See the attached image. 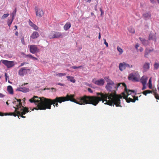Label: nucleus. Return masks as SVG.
Segmentation results:
<instances>
[{
	"mask_svg": "<svg viewBox=\"0 0 159 159\" xmlns=\"http://www.w3.org/2000/svg\"><path fill=\"white\" fill-rule=\"evenodd\" d=\"M107 82L106 88L107 90L111 92V93H107L102 92H97L96 93L97 96L84 95V96L86 104L96 106L99 102L102 101V103H104L105 101L106 102L104 103L105 104L110 106L115 104L116 107H122L120 104V99L122 98V96L117 94L116 91L117 88L122 84V83L116 84L110 79H108Z\"/></svg>",
	"mask_w": 159,
	"mask_h": 159,
	"instance_id": "nucleus-1",
	"label": "nucleus"
},
{
	"mask_svg": "<svg viewBox=\"0 0 159 159\" xmlns=\"http://www.w3.org/2000/svg\"><path fill=\"white\" fill-rule=\"evenodd\" d=\"M74 95H67L65 97H56L54 99H51L45 98L44 97H39L36 96H34L31 98L29 100L31 103H38L35 107L32 109L36 110H46V109H51V106L53 104L54 107L56 106L57 107L58 106V103H61L62 102L70 101L80 105L87 104L85 99L84 96L80 97L77 98V100L74 98Z\"/></svg>",
	"mask_w": 159,
	"mask_h": 159,
	"instance_id": "nucleus-2",
	"label": "nucleus"
},
{
	"mask_svg": "<svg viewBox=\"0 0 159 159\" xmlns=\"http://www.w3.org/2000/svg\"><path fill=\"white\" fill-rule=\"evenodd\" d=\"M122 85L125 87V92L122 93L123 97L125 99L127 102H134L136 100H138V97H136L135 91L134 90H128L127 88V86L124 83H122Z\"/></svg>",
	"mask_w": 159,
	"mask_h": 159,
	"instance_id": "nucleus-3",
	"label": "nucleus"
},
{
	"mask_svg": "<svg viewBox=\"0 0 159 159\" xmlns=\"http://www.w3.org/2000/svg\"><path fill=\"white\" fill-rule=\"evenodd\" d=\"M18 109V108H16V110L14 112L11 113L16 115V116H15V117L17 116L18 118L19 119H20L19 118L20 116L21 117L25 118V116H23V115H25L29 111L28 108L26 107H23V108H21L20 110L17 111V110Z\"/></svg>",
	"mask_w": 159,
	"mask_h": 159,
	"instance_id": "nucleus-4",
	"label": "nucleus"
},
{
	"mask_svg": "<svg viewBox=\"0 0 159 159\" xmlns=\"http://www.w3.org/2000/svg\"><path fill=\"white\" fill-rule=\"evenodd\" d=\"M63 33L58 31H52L49 35L50 39L55 38H61L63 37Z\"/></svg>",
	"mask_w": 159,
	"mask_h": 159,
	"instance_id": "nucleus-5",
	"label": "nucleus"
},
{
	"mask_svg": "<svg viewBox=\"0 0 159 159\" xmlns=\"http://www.w3.org/2000/svg\"><path fill=\"white\" fill-rule=\"evenodd\" d=\"M8 68H11L14 66L15 64L14 61H9L5 60H2L0 61Z\"/></svg>",
	"mask_w": 159,
	"mask_h": 159,
	"instance_id": "nucleus-6",
	"label": "nucleus"
},
{
	"mask_svg": "<svg viewBox=\"0 0 159 159\" xmlns=\"http://www.w3.org/2000/svg\"><path fill=\"white\" fill-rule=\"evenodd\" d=\"M138 72H134L130 74L128 76V79L132 81L137 82L139 81L138 77Z\"/></svg>",
	"mask_w": 159,
	"mask_h": 159,
	"instance_id": "nucleus-7",
	"label": "nucleus"
},
{
	"mask_svg": "<svg viewBox=\"0 0 159 159\" xmlns=\"http://www.w3.org/2000/svg\"><path fill=\"white\" fill-rule=\"evenodd\" d=\"M15 99L16 101H15L13 102V103L14 104L16 105V107H13L15 109V111L16 110V108H18V109H17V111H19L20 110L21 108H23V107L22 105V103L21 102V100L20 99H18L16 98H15Z\"/></svg>",
	"mask_w": 159,
	"mask_h": 159,
	"instance_id": "nucleus-8",
	"label": "nucleus"
},
{
	"mask_svg": "<svg viewBox=\"0 0 159 159\" xmlns=\"http://www.w3.org/2000/svg\"><path fill=\"white\" fill-rule=\"evenodd\" d=\"M132 65L130 66L129 64L126 63L125 62L120 63L119 64V69L121 71L125 70L126 67L132 68Z\"/></svg>",
	"mask_w": 159,
	"mask_h": 159,
	"instance_id": "nucleus-9",
	"label": "nucleus"
},
{
	"mask_svg": "<svg viewBox=\"0 0 159 159\" xmlns=\"http://www.w3.org/2000/svg\"><path fill=\"white\" fill-rule=\"evenodd\" d=\"M30 51V52L33 54L39 52V50L37 46L35 45H31L29 46Z\"/></svg>",
	"mask_w": 159,
	"mask_h": 159,
	"instance_id": "nucleus-10",
	"label": "nucleus"
},
{
	"mask_svg": "<svg viewBox=\"0 0 159 159\" xmlns=\"http://www.w3.org/2000/svg\"><path fill=\"white\" fill-rule=\"evenodd\" d=\"M36 15L39 17H42L44 15V12L43 10L40 8L35 7V8Z\"/></svg>",
	"mask_w": 159,
	"mask_h": 159,
	"instance_id": "nucleus-11",
	"label": "nucleus"
},
{
	"mask_svg": "<svg viewBox=\"0 0 159 159\" xmlns=\"http://www.w3.org/2000/svg\"><path fill=\"white\" fill-rule=\"evenodd\" d=\"M92 82L95 84L99 86L103 85L105 83L104 80L102 79L98 80H96L95 79H94L93 80Z\"/></svg>",
	"mask_w": 159,
	"mask_h": 159,
	"instance_id": "nucleus-12",
	"label": "nucleus"
},
{
	"mask_svg": "<svg viewBox=\"0 0 159 159\" xmlns=\"http://www.w3.org/2000/svg\"><path fill=\"white\" fill-rule=\"evenodd\" d=\"M143 17L145 20H148L151 18V14L150 11L145 12L143 14Z\"/></svg>",
	"mask_w": 159,
	"mask_h": 159,
	"instance_id": "nucleus-13",
	"label": "nucleus"
},
{
	"mask_svg": "<svg viewBox=\"0 0 159 159\" xmlns=\"http://www.w3.org/2000/svg\"><path fill=\"white\" fill-rule=\"evenodd\" d=\"M16 90L22 92L24 93L28 92L29 91V89L28 88L24 87L18 88Z\"/></svg>",
	"mask_w": 159,
	"mask_h": 159,
	"instance_id": "nucleus-14",
	"label": "nucleus"
},
{
	"mask_svg": "<svg viewBox=\"0 0 159 159\" xmlns=\"http://www.w3.org/2000/svg\"><path fill=\"white\" fill-rule=\"evenodd\" d=\"M27 70L25 67H22L19 70L18 73L20 75H23L25 73H26Z\"/></svg>",
	"mask_w": 159,
	"mask_h": 159,
	"instance_id": "nucleus-15",
	"label": "nucleus"
},
{
	"mask_svg": "<svg viewBox=\"0 0 159 159\" xmlns=\"http://www.w3.org/2000/svg\"><path fill=\"white\" fill-rule=\"evenodd\" d=\"M149 39L150 40H154L156 41L157 40V38L156 34L151 33L149 36Z\"/></svg>",
	"mask_w": 159,
	"mask_h": 159,
	"instance_id": "nucleus-16",
	"label": "nucleus"
},
{
	"mask_svg": "<svg viewBox=\"0 0 159 159\" xmlns=\"http://www.w3.org/2000/svg\"><path fill=\"white\" fill-rule=\"evenodd\" d=\"M39 36V35L38 32L34 31L31 36V38L33 39H35L38 38Z\"/></svg>",
	"mask_w": 159,
	"mask_h": 159,
	"instance_id": "nucleus-17",
	"label": "nucleus"
},
{
	"mask_svg": "<svg viewBox=\"0 0 159 159\" xmlns=\"http://www.w3.org/2000/svg\"><path fill=\"white\" fill-rule=\"evenodd\" d=\"M148 77L146 76H143L140 79V81L142 84H146Z\"/></svg>",
	"mask_w": 159,
	"mask_h": 159,
	"instance_id": "nucleus-18",
	"label": "nucleus"
},
{
	"mask_svg": "<svg viewBox=\"0 0 159 159\" xmlns=\"http://www.w3.org/2000/svg\"><path fill=\"white\" fill-rule=\"evenodd\" d=\"M71 26V24L70 22H67L64 26L63 28L65 30H67L69 29Z\"/></svg>",
	"mask_w": 159,
	"mask_h": 159,
	"instance_id": "nucleus-19",
	"label": "nucleus"
},
{
	"mask_svg": "<svg viewBox=\"0 0 159 159\" xmlns=\"http://www.w3.org/2000/svg\"><path fill=\"white\" fill-rule=\"evenodd\" d=\"M149 65L150 64L148 63H146L144 65L143 68L144 71H146L149 69L150 67Z\"/></svg>",
	"mask_w": 159,
	"mask_h": 159,
	"instance_id": "nucleus-20",
	"label": "nucleus"
},
{
	"mask_svg": "<svg viewBox=\"0 0 159 159\" xmlns=\"http://www.w3.org/2000/svg\"><path fill=\"white\" fill-rule=\"evenodd\" d=\"M7 91L9 94H13V89L11 86L9 85L7 86Z\"/></svg>",
	"mask_w": 159,
	"mask_h": 159,
	"instance_id": "nucleus-21",
	"label": "nucleus"
},
{
	"mask_svg": "<svg viewBox=\"0 0 159 159\" xmlns=\"http://www.w3.org/2000/svg\"><path fill=\"white\" fill-rule=\"evenodd\" d=\"M66 77L67 79V80L70 82L74 83L75 82V80L74 79V77L72 76H67Z\"/></svg>",
	"mask_w": 159,
	"mask_h": 159,
	"instance_id": "nucleus-22",
	"label": "nucleus"
},
{
	"mask_svg": "<svg viewBox=\"0 0 159 159\" xmlns=\"http://www.w3.org/2000/svg\"><path fill=\"white\" fill-rule=\"evenodd\" d=\"M14 113H3L2 112H0V116H15L16 115L15 114H13Z\"/></svg>",
	"mask_w": 159,
	"mask_h": 159,
	"instance_id": "nucleus-23",
	"label": "nucleus"
},
{
	"mask_svg": "<svg viewBox=\"0 0 159 159\" xmlns=\"http://www.w3.org/2000/svg\"><path fill=\"white\" fill-rule=\"evenodd\" d=\"M152 91L150 90H145L143 92V93L146 96L148 93H152Z\"/></svg>",
	"mask_w": 159,
	"mask_h": 159,
	"instance_id": "nucleus-24",
	"label": "nucleus"
},
{
	"mask_svg": "<svg viewBox=\"0 0 159 159\" xmlns=\"http://www.w3.org/2000/svg\"><path fill=\"white\" fill-rule=\"evenodd\" d=\"M129 31L130 33L134 34V30L133 28L131 27H130L128 28Z\"/></svg>",
	"mask_w": 159,
	"mask_h": 159,
	"instance_id": "nucleus-25",
	"label": "nucleus"
},
{
	"mask_svg": "<svg viewBox=\"0 0 159 159\" xmlns=\"http://www.w3.org/2000/svg\"><path fill=\"white\" fill-rule=\"evenodd\" d=\"M153 51V50H148V49H146L145 51V57H147V55L148 54V53L152 51Z\"/></svg>",
	"mask_w": 159,
	"mask_h": 159,
	"instance_id": "nucleus-26",
	"label": "nucleus"
},
{
	"mask_svg": "<svg viewBox=\"0 0 159 159\" xmlns=\"http://www.w3.org/2000/svg\"><path fill=\"white\" fill-rule=\"evenodd\" d=\"M13 18H12L11 19L8 20L7 21V24L9 26H10L11 25L13 21Z\"/></svg>",
	"mask_w": 159,
	"mask_h": 159,
	"instance_id": "nucleus-27",
	"label": "nucleus"
},
{
	"mask_svg": "<svg viewBox=\"0 0 159 159\" xmlns=\"http://www.w3.org/2000/svg\"><path fill=\"white\" fill-rule=\"evenodd\" d=\"M148 84H149V85L148 87L149 89H152V81H151V78H150L148 82Z\"/></svg>",
	"mask_w": 159,
	"mask_h": 159,
	"instance_id": "nucleus-28",
	"label": "nucleus"
},
{
	"mask_svg": "<svg viewBox=\"0 0 159 159\" xmlns=\"http://www.w3.org/2000/svg\"><path fill=\"white\" fill-rule=\"evenodd\" d=\"M117 50L120 52V54H121L123 52V50L122 48L120 47L119 46L117 47Z\"/></svg>",
	"mask_w": 159,
	"mask_h": 159,
	"instance_id": "nucleus-29",
	"label": "nucleus"
},
{
	"mask_svg": "<svg viewBox=\"0 0 159 159\" xmlns=\"http://www.w3.org/2000/svg\"><path fill=\"white\" fill-rule=\"evenodd\" d=\"M9 15V14H4L2 17V19H4L6 17H7Z\"/></svg>",
	"mask_w": 159,
	"mask_h": 159,
	"instance_id": "nucleus-30",
	"label": "nucleus"
},
{
	"mask_svg": "<svg viewBox=\"0 0 159 159\" xmlns=\"http://www.w3.org/2000/svg\"><path fill=\"white\" fill-rule=\"evenodd\" d=\"M154 66V69H157L159 67V63H155Z\"/></svg>",
	"mask_w": 159,
	"mask_h": 159,
	"instance_id": "nucleus-31",
	"label": "nucleus"
},
{
	"mask_svg": "<svg viewBox=\"0 0 159 159\" xmlns=\"http://www.w3.org/2000/svg\"><path fill=\"white\" fill-rule=\"evenodd\" d=\"M56 75L59 76V77H61L63 76H65L66 75V73H59L58 74H56Z\"/></svg>",
	"mask_w": 159,
	"mask_h": 159,
	"instance_id": "nucleus-32",
	"label": "nucleus"
},
{
	"mask_svg": "<svg viewBox=\"0 0 159 159\" xmlns=\"http://www.w3.org/2000/svg\"><path fill=\"white\" fill-rule=\"evenodd\" d=\"M71 68L73 69H76L77 68H83V66H73Z\"/></svg>",
	"mask_w": 159,
	"mask_h": 159,
	"instance_id": "nucleus-33",
	"label": "nucleus"
},
{
	"mask_svg": "<svg viewBox=\"0 0 159 159\" xmlns=\"http://www.w3.org/2000/svg\"><path fill=\"white\" fill-rule=\"evenodd\" d=\"M21 54L22 55H25L26 56V57H28L29 58H31V59L32 58V56L30 54H28V55H25V54L24 53V52H22Z\"/></svg>",
	"mask_w": 159,
	"mask_h": 159,
	"instance_id": "nucleus-34",
	"label": "nucleus"
},
{
	"mask_svg": "<svg viewBox=\"0 0 159 159\" xmlns=\"http://www.w3.org/2000/svg\"><path fill=\"white\" fill-rule=\"evenodd\" d=\"M32 27L35 30H38L39 28L38 27L34 24V25L32 26Z\"/></svg>",
	"mask_w": 159,
	"mask_h": 159,
	"instance_id": "nucleus-35",
	"label": "nucleus"
},
{
	"mask_svg": "<svg viewBox=\"0 0 159 159\" xmlns=\"http://www.w3.org/2000/svg\"><path fill=\"white\" fill-rule=\"evenodd\" d=\"M29 24L30 25L31 27H32L34 24L30 20H29Z\"/></svg>",
	"mask_w": 159,
	"mask_h": 159,
	"instance_id": "nucleus-36",
	"label": "nucleus"
},
{
	"mask_svg": "<svg viewBox=\"0 0 159 159\" xmlns=\"http://www.w3.org/2000/svg\"><path fill=\"white\" fill-rule=\"evenodd\" d=\"M155 97L157 99L159 100V96L158 94L157 93H155L154 94Z\"/></svg>",
	"mask_w": 159,
	"mask_h": 159,
	"instance_id": "nucleus-37",
	"label": "nucleus"
},
{
	"mask_svg": "<svg viewBox=\"0 0 159 159\" xmlns=\"http://www.w3.org/2000/svg\"><path fill=\"white\" fill-rule=\"evenodd\" d=\"M103 40L104 41V43L106 45L107 47H108V45L107 42L106 41V40L105 39H104Z\"/></svg>",
	"mask_w": 159,
	"mask_h": 159,
	"instance_id": "nucleus-38",
	"label": "nucleus"
},
{
	"mask_svg": "<svg viewBox=\"0 0 159 159\" xmlns=\"http://www.w3.org/2000/svg\"><path fill=\"white\" fill-rule=\"evenodd\" d=\"M148 41L146 40H143L142 43L144 45H146V43H148Z\"/></svg>",
	"mask_w": 159,
	"mask_h": 159,
	"instance_id": "nucleus-39",
	"label": "nucleus"
},
{
	"mask_svg": "<svg viewBox=\"0 0 159 159\" xmlns=\"http://www.w3.org/2000/svg\"><path fill=\"white\" fill-rule=\"evenodd\" d=\"M16 9L14 10L13 11V12H12V18H13V17L15 16V15H16Z\"/></svg>",
	"mask_w": 159,
	"mask_h": 159,
	"instance_id": "nucleus-40",
	"label": "nucleus"
},
{
	"mask_svg": "<svg viewBox=\"0 0 159 159\" xmlns=\"http://www.w3.org/2000/svg\"><path fill=\"white\" fill-rule=\"evenodd\" d=\"M100 11L101 12V16H102V15L104 14V12H103V10H102V9L101 8H100Z\"/></svg>",
	"mask_w": 159,
	"mask_h": 159,
	"instance_id": "nucleus-41",
	"label": "nucleus"
},
{
	"mask_svg": "<svg viewBox=\"0 0 159 159\" xmlns=\"http://www.w3.org/2000/svg\"><path fill=\"white\" fill-rule=\"evenodd\" d=\"M88 90L89 92L90 93H92L93 92L92 90L90 88H89L88 89Z\"/></svg>",
	"mask_w": 159,
	"mask_h": 159,
	"instance_id": "nucleus-42",
	"label": "nucleus"
},
{
	"mask_svg": "<svg viewBox=\"0 0 159 159\" xmlns=\"http://www.w3.org/2000/svg\"><path fill=\"white\" fill-rule=\"evenodd\" d=\"M143 87L142 88V89L143 90H144L146 89V84H143Z\"/></svg>",
	"mask_w": 159,
	"mask_h": 159,
	"instance_id": "nucleus-43",
	"label": "nucleus"
},
{
	"mask_svg": "<svg viewBox=\"0 0 159 159\" xmlns=\"http://www.w3.org/2000/svg\"><path fill=\"white\" fill-rule=\"evenodd\" d=\"M5 96V95L2 93H0V98H2Z\"/></svg>",
	"mask_w": 159,
	"mask_h": 159,
	"instance_id": "nucleus-44",
	"label": "nucleus"
},
{
	"mask_svg": "<svg viewBox=\"0 0 159 159\" xmlns=\"http://www.w3.org/2000/svg\"><path fill=\"white\" fill-rule=\"evenodd\" d=\"M58 85H60L61 86H65V84H62L61 83H59L57 84Z\"/></svg>",
	"mask_w": 159,
	"mask_h": 159,
	"instance_id": "nucleus-45",
	"label": "nucleus"
},
{
	"mask_svg": "<svg viewBox=\"0 0 159 159\" xmlns=\"http://www.w3.org/2000/svg\"><path fill=\"white\" fill-rule=\"evenodd\" d=\"M26 63L25 62H23V63H21L20 66H24L25 64Z\"/></svg>",
	"mask_w": 159,
	"mask_h": 159,
	"instance_id": "nucleus-46",
	"label": "nucleus"
},
{
	"mask_svg": "<svg viewBox=\"0 0 159 159\" xmlns=\"http://www.w3.org/2000/svg\"><path fill=\"white\" fill-rule=\"evenodd\" d=\"M5 79L7 81V73H5Z\"/></svg>",
	"mask_w": 159,
	"mask_h": 159,
	"instance_id": "nucleus-47",
	"label": "nucleus"
},
{
	"mask_svg": "<svg viewBox=\"0 0 159 159\" xmlns=\"http://www.w3.org/2000/svg\"><path fill=\"white\" fill-rule=\"evenodd\" d=\"M31 59H33L34 60H37V58L36 57H34L33 56H32Z\"/></svg>",
	"mask_w": 159,
	"mask_h": 159,
	"instance_id": "nucleus-48",
	"label": "nucleus"
},
{
	"mask_svg": "<svg viewBox=\"0 0 159 159\" xmlns=\"http://www.w3.org/2000/svg\"><path fill=\"white\" fill-rule=\"evenodd\" d=\"M139 47V44L138 43L136 45H135V48H136L137 49H138V48Z\"/></svg>",
	"mask_w": 159,
	"mask_h": 159,
	"instance_id": "nucleus-49",
	"label": "nucleus"
},
{
	"mask_svg": "<svg viewBox=\"0 0 159 159\" xmlns=\"http://www.w3.org/2000/svg\"><path fill=\"white\" fill-rule=\"evenodd\" d=\"M21 42L23 44H25V42H24V39H22L21 40Z\"/></svg>",
	"mask_w": 159,
	"mask_h": 159,
	"instance_id": "nucleus-50",
	"label": "nucleus"
},
{
	"mask_svg": "<svg viewBox=\"0 0 159 159\" xmlns=\"http://www.w3.org/2000/svg\"><path fill=\"white\" fill-rule=\"evenodd\" d=\"M151 3H154L155 2V1L154 0H150Z\"/></svg>",
	"mask_w": 159,
	"mask_h": 159,
	"instance_id": "nucleus-51",
	"label": "nucleus"
},
{
	"mask_svg": "<svg viewBox=\"0 0 159 159\" xmlns=\"http://www.w3.org/2000/svg\"><path fill=\"white\" fill-rule=\"evenodd\" d=\"M86 2H89L90 3L91 1V0H85Z\"/></svg>",
	"mask_w": 159,
	"mask_h": 159,
	"instance_id": "nucleus-52",
	"label": "nucleus"
},
{
	"mask_svg": "<svg viewBox=\"0 0 159 159\" xmlns=\"http://www.w3.org/2000/svg\"><path fill=\"white\" fill-rule=\"evenodd\" d=\"M98 38L99 39H100L101 38V34L100 33H99V36H98Z\"/></svg>",
	"mask_w": 159,
	"mask_h": 159,
	"instance_id": "nucleus-53",
	"label": "nucleus"
},
{
	"mask_svg": "<svg viewBox=\"0 0 159 159\" xmlns=\"http://www.w3.org/2000/svg\"><path fill=\"white\" fill-rule=\"evenodd\" d=\"M51 89L52 90H54V91L55 92H56V89H55L54 88H51Z\"/></svg>",
	"mask_w": 159,
	"mask_h": 159,
	"instance_id": "nucleus-54",
	"label": "nucleus"
},
{
	"mask_svg": "<svg viewBox=\"0 0 159 159\" xmlns=\"http://www.w3.org/2000/svg\"><path fill=\"white\" fill-rule=\"evenodd\" d=\"M15 34L16 35V36H18V33L17 31H16L15 33Z\"/></svg>",
	"mask_w": 159,
	"mask_h": 159,
	"instance_id": "nucleus-55",
	"label": "nucleus"
},
{
	"mask_svg": "<svg viewBox=\"0 0 159 159\" xmlns=\"http://www.w3.org/2000/svg\"><path fill=\"white\" fill-rule=\"evenodd\" d=\"M143 49L142 48H140V51L142 52L143 51Z\"/></svg>",
	"mask_w": 159,
	"mask_h": 159,
	"instance_id": "nucleus-56",
	"label": "nucleus"
},
{
	"mask_svg": "<svg viewBox=\"0 0 159 159\" xmlns=\"http://www.w3.org/2000/svg\"><path fill=\"white\" fill-rule=\"evenodd\" d=\"M14 27H15V30H16V29H17V26L16 25H15Z\"/></svg>",
	"mask_w": 159,
	"mask_h": 159,
	"instance_id": "nucleus-57",
	"label": "nucleus"
},
{
	"mask_svg": "<svg viewBox=\"0 0 159 159\" xmlns=\"http://www.w3.org/2000/svg\"><path fill=\"white\" fill-rule=\"evenodd\" d=\"M6 104L7 105H9V103L7 101L6 102Z\"/></svg>",
	"mask_w": 159,
	"mask_h": 159,
	"instance_id": "nucleus-58",
	"label": "nucleus"
},
{
	"mask_svg": "<svg viewBox=\"0 0 159 159\" xmlns=\"http://www.w3.org/2000/svg\"><path fill=\"white\" fill-rule=\"evenodd\" d=\"M91 15L92 16H93L94 15V13H93V12H91Z\"/></svg>",
	"mask_w": 159,
	"mask_h": 159,
	"instance_id": "nucleus-59",
	"label": "nucleus"
},
{
	"mask_svg": "<svg viewBox=\"0 0 159 159\" xmlns=\"http://www.w3.org/2000/svg\"><path fill=\"white\" fill-rule=\"evenodd\" d=\"M25 98H24L23 99V100L24 101H25Z\"/></svg>",
	"mask_w": 159,
	"mask_h": 159,
	"instance_id": "nucleus-60",
	"label": "nucleus"
},
{
	"mask_svg": "<svg viewBox=\"0 0 159 159\" xmlns=\"http://www.w3.org/2000/svg\"><path fill=\"white\" fill-rule=\"evenodd\" d=\"M28 84V83H26V84H24V85H25V84Z\"/></svg>",
	"mask_w": 159,
	"mask_h": 159,
	"instance_id": "nucleus-61",
	"label": "nucleus"
},
{
	"mask_svg": "<svg viewBox=\"0 0 159 159\" xmlns=\"http://www.w3.org/2000/svg\"><path fill=\"white\" fill-rule=\"evenodd\" d=\"M157 89H158V90L159 91V87H158Z\"/></svg>",
	"mask_w": 159,
	"mask_h": 159,
	"instance_id": "nucleus-62",
	"label": "nucleus"
},
{
	"mask_svg": "<svg viewBox=\"0 0 159 159\" xmlns=\"http://www.w3.org/2000/svg\"><path fill=\"white\" fill-rule=\"evenodd\" d=\"M157 1H158V3L159 4V0H157Z\"/></svg>",
	"mask_w": 159,
	"mask_h": 159,
	"instance_id": "nucleus-63",
	"label": "nucleus"
},
{
	"mask_svg": "<svg viewBox=\"0 0 159 159\" xmlns=\"http://www.w3.org/2000/svg\"><path fill=\"white\" fill-rule=\"evenodd\" d=\"M140 40H141V39L140 38L139 39Z\"/></svg>",
	"mask_w": 159,
	"mask_h": 159,
	"instance_id": "nucleus-64",
	"label": "nucleus"
}]
</instances>
